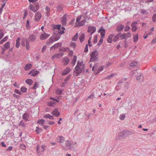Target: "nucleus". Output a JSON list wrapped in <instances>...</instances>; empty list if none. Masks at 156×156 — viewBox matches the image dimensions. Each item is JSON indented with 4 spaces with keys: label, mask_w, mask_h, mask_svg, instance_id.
<instances>
[{
    "label": "nucleus",
    "mask_w": 156,
    "mask_h": 156,
    "mask_svg": "<svg viewBox=\"0 0 156 156\" xmlns=\"http://www.w3.org/2000/svg\"><path fill=\"white\" fill-rule=\"evenodd\" d=\"M20 38L18 37L16 40V46L17 48H18L20 46Z\"/></svg>",
    "instance_id": "35"
},
{
    "label": "nucleus",
    "mask_w": 156,
    "mask_h": 156,
    "mask_svg": "<svg viewBox=\"0 0 156 156\" xmlns=\"http://www.w3.org/2000/svg\"><path fill=\"white\" fill-rule=\"evenodd\" d=\"M55 103H56L53 101H49L48 102L47 105H48L49 107H52L54 106Z\"/></svg>",
    "instance_id": "28"
},
{
    "label": "nucleus",
    "mask_w": 156,
    "mask_h": 156,
    "mask_svg": "<svg viewBox=\"0 0 156 156\" xmlns=\"http://www.w3.org/2000/svg\"><path fill=\"white\" fill-rule=\"evenodd\" d=\"M32 65L30 63H28L25 66L24 69L25 70H29L31 68Z\"/></svg>",
    "instance_id": "23"
},
{
    "label": "nucleus",
    "mask_w": 156,
    "mask_h": 156,
    "mask_svg": "<svg viewBox=\"0 0 156 156\" xmlns=\"http://www.w3.org/2000/svg\"><path fill=\"white\" fill-rule=\"evenodd\" d=\"M15 92L19 94L20 95L21 94V93L18 89H16L15 90Z\"/></svg>",
    "instance_id": "59"
},
{
    "label": "nucleus",
    "mask_w": 156,
    "mask_h": 156,
    "mask_svg": "<svg viewBox=\"0 0 156 156\" xmlns=\"http://www.w3.org/2000/svg\"><path fill=\"white\" fill-rule=\"evenodd\" d=\"M46 122H47V123L51 125H52L55 123V122H52L50 120H47Z\"/></svg>",
    "instance_id": "53"
},
{
    "label": "nucleus",
    "mask_w": 156,
    "mask_h": 156,
    "mask_svg": "<svg viewBox=\"0 0 156 156\" xmlns=\"http://www.w3.org/2000/svg\"><path fill=\"white\" fill-rule=\"evenodd\" d=\"M98 52L97 50H95L90 55L91 58L89 62H92L96 61L97 58Z\"/></svg>",
    "instance_id": "5"
},
{
    "label": "nucleus",
    "mask_w": 156,
    "mask_h": 156,
    "mask_svg": "<svg viewBox=\"0 0 156 156\" xmlns=\"http://www.w3.org/2000/svg\"><path fill=\"white\" fill-rule=\"evenodd\" d=\"M125 37V39H127L129 37H130V36L131 35V34L130 33V32H127L126 33H125L124 34Z\"/></svg>",
    "instance_id": "39"
},
{
    "label": "nucleus",
    "mask_w": 156,
    "mask_h": 156,
    "mask_svg": "<svg viewBox=\"0 0 156 156\" xmlns=\"http://www.w3.org/2000/svg\"><path fill=\"white\" fill-rule=\"evenodd\" d=\"M84 17V20H82L80 22L76 23L75 24V27H80L83 26L85 23V20L86 19V15H85L84 16H83Z\"/></svg>",
    "instance_id": "9"
},
{
    "label": "nucleus",
    "mask_w": 156,
    "mask_h": 156,
    "mask_svg": "<svg viewBox=\"0 0 156 156\" xmlns=\"http://www.w3.org/2000/svg\"><path fill=\"white\" fill-rule=\"evenodd\" d=\"M78 34L77 33L72 38V40L73 41H76L78 39Z\"/></svg>",
    "instance_id": "45"
},
{
    "label": "nucleus",
    "mask_w": 156,
    "mask_h": 156,
    "mask_svg": "<svg viewBox=\"0 0 156 156\" xmlns=\"http://www.w3.org/2000/svg\"><path fill=\"white\" fill-rule=\"evenodd\" d=\"M104 66L103 65L100 66L98 67L97 64L95 65L92 68V71H94L95 75L102 71L104 70Z\"/></svg>",
    "instance_id": "3"
},
{
    "label": "nucleus",
    "mask_w": 156,
    "mask_h": 156,
    "mask_svg": "<svg viewBox=\"0 0 156 156\" xmlns=\"http://www.w3.org/2000/svg\"><path fill=\"white\" fill-rule=\"evenodd\" d=\"M44 117L45 119L48 118L50 119H54L53 116L50 115L48 114L44 115Z\"/></svg>",
    "instance_id": "24"
},
{
    "label": "nucleus",
    "mask_w": 156,
    "mask_h": 156,
    "mask_svg": "<svg viewBox=\"0 0 156 156\" xmlns=\"http://www.w3.org/2000/svg\"><path fill=\"white\" fill-rule=\"evenodd\" d=\"M14 86L16 87L17 88H19L20 87V85L18 84L17 83L15 82L13 84Z\"/></svg>",
    "instance_id": "61"
},
{
    "label": "nucleus",
    "mask_w": 156,
    "mask_h": 156,
    "mask_svg": "<svg viewBox=\"0 0 156 156\" xmlns=\"http://www.w3.org/2000/svg\"><path fill=\"white\" fill-rule=\"evenodd\" d=\"M76 56L75 55L73 57V59L72 60L71 63L73 64V66H74L76 64Z\"/></svg>",
    "instance_id": "40"
},
{
    "label": "nucleus",
    "mask_w": 156,
    "mask_h": 156,
    "mask_svg": "<svg viewBox=\"0 0 156 156\" xmlns=\"http://www.w3.org/2000/svg\"><path fill=\"white\" fill-rule=\"evenodd\" d=\"M85 35L84 34H82L79 37V39L81 42L83 41L84 39Z\"/></svg>",
    "instance_id": "37"
},
{
    "label": "nucleus",
    "mask_w": 156,
    "mask_h": 156,
    "mask_svg": "<svg viewBox=\"0 0 156 156\" xmlns=\"http://www.w3.org/2000/svg\"><path fill=\"white\" fill-rule=\"evenodd\" d=\"M38 87V83L37 82H35L34 84V85L33 87V89H35Z\"/></svg>",
    "instance_id": "62"
},
{
    "label": "nucleus",
    "mask_w": 156,
    "mask_h": 156,
    "mask_svg": "<svg viewBox=\"0 0 156 156\" xmlns=\"http://www.w3.org/2000/svg\"><path fill=\"white\" fill-rule=\"evenodd\" d=\"M53 37L52 36L49 39V40L46 42V44L47 45H49L53 43L55 41L53 39Z\"/></svg>",
    "instance_id": "19"
},
{
    "label": "nucleus",
    "mask_w": 156,
    "mask_h": 156,
    "mask_svg": "<svg viewBox=\"0 0 156 156\" xmlns=\"http://www.w3.org/2000/svg\"><path fill=\"white\" fill-rule=\"evenodd\" d=\"M81 16H78L77 18H76V23H78L79 22V21L81 19Z\"/></svg>",
    "instance_id": "57"
},
{
    "label": "nucleus",
    "mask_w": 156,
    "mask_h": 156,
    "mask_svg": "<svg viewBox=\"0 0 156 156\" xmlns=\"http://www.w3.org/2000/svg\"><path fill=\"white\" fill-rule=\"evenodd\" d=\"M84 65L82 61H78L77 64L75 68L74 71V75L77 76L80 73L84 71Z\"/></svg>",
    "instance_id": "1"
},
{
    "label": "nucleus",
    "mask_w": 156,
    "mask_h": 156,
    "mask_svg": "<svg viewBox=\"0 0 156 156\" xmlns=\"http://www.w3.org/2000/svg\"><path fill=\"white\" fill-rule=\"evenodd\" d=\"M4 50H6L10 47L9 43V42H6L4 46Z\"/></svg>",
    "instance_id": "29"
},
{
    "label": "nucleus",
    "mask_w": 156,
    "mask_h": 156,
    "mask_svg": "<svg viewBox=\"0 0 156 156\" xmlns=\"http://www.w3.org/2000/svg\"><path fill=\"white\" fill-rule=\"evenodd\" d=\"M152 20L154 22H156V13L154 14L152 17Z\"/></svg>",
    "instance_id": "54"
},
{
    "label": "nucleus",
    "mask_w": 156,
    "mask_h": 156,
    "mask_svg": "<svg viewBox=\"0 0 156 156\" xmlns=\"http://www.w3.org/2000/svg\"><path fill=\"white\" fill-rule=\"evenodd\" d=\"M45 12L47 16L49 14L50 9L48 6H46L45 9Z\"/></svg>",
    "instance_id": "43"
},
{
    "label": "nucleus",
    "mask_w": 156,
    "mask_h": 156,
    "mask_svg": "<svg viewBox=\"0 0 156 156\" xmlns=\"http://www.w3.org/2000/svg\"><path fill=\"white\" fill-rule=\"evenodd\" d=\"M35 131L37 134H39L40 133V131L39 130V128L38 127H36Z\"/></svg>",
    "instance_id": "63"
},
{
    "label": "nucleus",
    "mask_w": 156,
    "mask_h": 156,
    "mask_svg": "<svg viewBox=\"0 0 156 156\" xmlns=\"http://www.w3.org/2000/svg\"><path fill=\"white\" fill-rule=\"evenodd\" d=\"M39 71L35 70H31L28 73V74H30L31 75L33 76H36L39 73Z\"/></svg>",
    "instance_id": "16"
},
{
    "label": "nucleus",
    "mask_w": 156,
    "mask_h": 156,
    "mask_svg": "<svg viewBox=\"0 0 156 156\" xmlns=\"http://www.w3.org/2000/svg\"><path fill=\"white\" fill-rule=\"evenodd\" d=\"M119 34H120L119 37L121 40H123L125 39V37L124 34H121L120 33H119Z\"/></svg>",
    "instance_id": "46"
},
{
    "label": "nucleus",
    "mask_w": 156,
    "mask_h": 156,
    "mask_svg": "<svg viewBox=\"0 0 156 156\" xmlns=\"http://www.w3.org/2000/svg\"><path fill=\"white\" fill-rule=\"evenodd\" d=\"M3 35L2 30H0V40L3 37Z\"/></svg>",
    "instance_id": "58"
},
{
    "label": "nucleus",
    "mask_w": 156,
    "mask_h": 156,
    "mask_svg": "<svg viewBox=\"0 0 156 156\" xmlns=\"http://www.w3.org/2000/svg\"><path fill=\"white\" fill-rule=\"evenodd\" d=\"M50 36V35L45 33L42 34L40 36V39L41 40H45L48 38Z\"/></svg>",
    "instance_id": "11"
},
{
    "label": "nucleus",
    "mask_w": 156,
    "mask_h": 156,
    "mask_svg": "<svg viewBox=\"0 0 156 156\" xmlns=\"http://www.w3.org/2000/svg\"><path fill=\"white\" fill-rule=\"evenodd\" d=\"M32 11L34 12H36L39 9V6L38 4H30L28 7Z\"/></svg>",
    "instance_id": "4"
},
{
    "label": "nucleus",
    "mask_w": 156,
    "mask_h": 156,
    "mask_svg": "<svg viewBox=\"0 0 156 156\" xmlns=\"http://www.w3.org/2000/svg\"><path fill=\"white\" fill-rule=\"evenodd\" d=\"M136 73L138 74V72L136 70H134L132 72V73L131 74V75L133 76L135 74V76L136 77L137 80L138 81H140V79H141V73H139V76H138V75L136 74Z\"/></svg>",
    "instance_id": "13"
},
{
    "label": "nucleus",
    "mask_w": 156,
    "mask_h": 156,
    "mask_svg": "<svg viewBox=\"0 0 156 156\" xmlns=\"http://www.w3.org/2000/svg\"><path fill=\"white\" fill-rule=\"evenodd\" d=\"M137 22L135 21L133 22L131 25L132 27V30L133 32H135L136 31L137 28Z\"/></svg>",
    "instance_id": "10"
},
{
    "label": "nucleus",
    "mask_w": 156,
    "mask_h": 156,
    "mask_svg": "<svg viewBox=\"0 0 156 156\" xmlns=\"http://www.w3.org/2000/svg\"><path fill=\"white\" fill-rule=\"evenodd\" d=\"M19 126H24V123L23 122V120L21 121L19 124Z\"/></svg>",
    "instance_id": "55"
},
{
    "label": "nucleus",
    "mask_w": 156,
    "mask_h": 156,
    "mask_svg": "<svg viewBox=\"0 0 156 156\" xmlns=\"http://www.w3.org/2000/svg\"><path fill=\"white\" fill-rule=\"evenodd\" d=\"M119 37L120 34H117L113 38V41L115 42L118 41L119 38Z\"/></svg>",
    "instance_id": "31"
},
{
    "label": "nucleus",
    "mask_w": 156,
    "mask_h": 156,
    "mask_svg": "<svg viewBox=\"0 0 156 156\" xmlns=\"http://www.w3.org/2000/svg\"><path fill=\"white\" fill-rule=\"evenodd\" d=\"M71 144L68 140H67L66 143V145L68 147V148L72 149L73 148L71 146Z\"/></svg>",
    "instance_id": "32"
},
{
    "label": "nucleus",
    "mask_w": 156,
    "mask_h": 156,
    "mask_svg": "<svg viewBox=\"0 0 156 156\" xmlns=\"http://www.w3.org/2000/svg\"><path fill=\"white\" fill-rule=\"evenodd\" d=\"M70 16L66 14L63 16L61 22L63 25H65L66 24V21L67 18H69Z\"/></svg>",
    "instance_id": "7"
},
{
    "label": "nucleus",
    "mask_w": 156,
    "mask_h": 156,
    "mask_svg": "<svg viewBox=\"0 0 156 156\" xmlns=\"http://www.w3.org/2000/svg\"><path fill=\"white\" fill-rule=\"evenodd\" d=\"M125 114H122V115H121L120 116H119V118L120 119L122 120H123L125 118Z\"/></svg>",
    "instance_id": "49"
},
{
    "label": "nucleus",
    "mask_w": 156,
    "mask_h": 156,
    "mask_svg": "<svg viewBox=\"0 0 156 156\" xmlns=\"http://www.w3.org/2000/svg\"><path fill=\"white\" fill-rule=\"evenodd\" d=\"M8 37H5L1 41H0V44H2L7 39Z\"/></svg>",
    "instance_id": "44"
},
{
    "label": "nucleus",
    "mask_w": 156,
    "mask_h": 156,
    "mask_svg": "<svg viewBox=\"0 0 156 156\" xmlns=\"http://www.w3.org/2000/svg\"><path fill=\"white\" fill-rule=\"evenodd\" d=\"M70 45L71 46L73 47V48H74L76 47V45L75 43L73 42H72L70 43Z\"/></svg>",
    "instance_id": "60"
},
{
    "label": "nucleus",
    "mask_w": 156,
    "mask_h": 156,
    "mask_svg": "<svg viewBox=\"0 0 156 156\" xmlns=\"http://www.w3.org/2000/svg\"><path fill=\"white\" fill-rule=\"evenodd\" d=\"M54 26V28H55V29H58V30L60 29V27H61V25H55Z\"/></svg>",
    "instance_id": "50"
},
{
    "label": "nucleus",
    "mask_w": 156,
    "mask_h": 156,
    "mask_svg": "<svg viewBox=\"0 0 156 156\" xmlns=\"http://www.w3.org/2000/svg\"><path fill=\"white\" fill-rule=\"evenodd\" d=\"M26 83L30 85H31L33 83V81L31 79H27L25 81Z\"/></svg>",
    "instance_id": "33"
},
{
    "label": "nucleus",
    "mask_w": 156,
    "mask_h": 156,
    "mask_svg": "<svg viewBox=\"0 0 156 156\" xmlns=\"http://www.w3.org/2000/svg\"><path fill=\"white\" fill-rule=\"evenodd\" d=\"M70 69L69 68H66L62 72V75H64L68 74L70 71Z\"/></svg>",
    "instance_id": "22"
},
{
    "label": "nucleus",
    "mask_w": 156,
    "mask_h": 156,
    "mask_svg": "<svg viewBox=\"0 0 156 156\" xmlns=\"http://www.w3.org/2000/svg\"><path fill=\"white\" fill-rule=\"evenodd\" d=\"M96 30V27L93 26H89L88 27L87 32L90 33L91 34H92Z\"/></svg>",
    "instance_id": "14"
},
{
    "label": "nucleus",
    "mask_w": 156,
    "mask_h": 156,
    "mask_svg": "<svg viewBox=\"0 0 156 156\" xmlns=\"http://www.w3.org/2000/svg\"><path fill=\"white\" fill-rule=\"evenodd\" d=\"M42 15L40 12H37L34 16V20L35 21H38L40 20L41 18Z\"/></svg>",
    "instance_id": "8"
},
{
    "label": "nucleus",
    "mask_w": 156,
    "mask_h": 156,
    "mask_svg": "<svg viewBox=\"0 0 156 156\" xmlns=\"http://www.w3.org/2000/svg\"><path fill=\"white\" fill-rule=\"evenodd\" d=\"M57 140L58 142L61 143H63L64 141L63 137L62 136H59V138L57 139Z\"/></svg>",
    "instance_id": "38"
},
{
    "label": "nucleus",
    "mask_w": 156,
    "mask_h": 156,
    "mask_svg": "<svg viewBox=\"0 0 156 156\" xmlns=\"http://www.w3.org/2000/svg\"><path fill=\"white\" fill-rule=\"evenodd\" d=\"M62 45L61 43H59L55 44L54 45L51 46L50 48L51 51H54L55 48H57Z\"/></svg>",
    "instance_id": "17"
},
{
    "label": "nucleus",
    "mask_w": 156,
    "mask_h": 156,
    "mask_svg": "<svg viewBox=\"0 0 156 156\" xmlns=\"http://www.w3.org/2000/svg\"><path fill=\"white\" fill-rule=\"evenodd\" d=\"M69 59L67 57H64L62 59V62L63 65L64 66L67 65L69 62Z\"/></svg>",
    "instance_id": "12"
},
{
    "label": "nucleus",
    "mask_w": 156,
    "mask_h": 156,
    "mask_svg": "<svg viewBox=\"0 0 156 156\" xmlns=\"http://www.w3.org/2000/svg\"><path fill=\"white\" fill-rule=\"evenodd\" d=\"M91 37L89 38L88 40V45L89 47H91L92 46V44L91 43Z\"/></svg>",
    "instance_id": "51"
},
{
    "label": "nucleus",
    "mask_w": 156,
    "mask_h": 156,
    "mask_svg": "<svg viewBox=\"0 0 156 156\" xmlns=\"http://www.w3.org/2000/svg\"><path fill=\"white\" fill-rule=\"evenodd\" d=\"M29 23H30V22H29V20H27V23L26 24V26L27 29H28V30L30 28Z\"/></svg>",
    "instance_id": "47"
},
{
    "label": "nucleus",
    "mask_w": 156,
    "mask_h": 156,
    "mask_svg": "<svg viewBox=\"0 0 156 156\" xmlns=\"http://www.w3.org/2000/svg\"><path fill=\"white\" fill-rule=\"evenodd\" d=\"M134 133L130 132L127 130H125L120 133L119 138V139H121L124 138L125 136H129Z\"/></svg>",
    "instance_id": "2"
},
{
    "label": "nucleus",
    "mask_w": 156,
    "mask_h": 156,
    "mask_svg": "<svg viewBox=\"0 0 156 156\" xmlns=\"http://www.w3.org/2000/svg\"><path fill=\"white\" fill-rule=\"evenodd\" d=\"M130 27L129 26H126L125 28L124 31H127L130 30Z\"/></svg>",
    "instance_id": "48"
},
{
    "label": "nucleus",
    "mask_w": 156,
    "mask_h": 156,
    "mask_svg": "<svg viewBox=\"0 0 156 156\" xmlns=\"http://www.w3.org/2000/svg\"><path fill=\"white\" fill-rule=\"evenodd\" d=\"M29 115L27 113H24L23 116V118L27 121L28 120V119L29 118Z\"/></svg>",
    "instance_id": "21"
},
{
    "label": "nucleus",
    "mask_w": 156,
    "mask_h": 156,
    "mask_svg": "<svg viewBox=\"0 0 156 156\" xmlns=\"http://www.w3.org/2000/svg\"><path fill=\"white\" fill-rule=\"evenodd\" d=\"M47 48V46L46 45L43 46L42 49V50H41L42 52H44L46 50V49Z\"/></svg>",
    "instance_id": "52"
},
{
    "label": "nucleus",
    "mask_w": 156,
    "mask_h": 156,
    "mask_svg": "<svg viewBox=\"0 0 156 156\" xmlns=\"http://www.w3.org/2000/svg\"><path fill=\"white\" fill-rule=\"evenodd\" d=\"M36 39V37L35 35L33 34H31L29 37V39L30 41L34 42Z\"/></svg>",
    "instance_id": "20"
},
{
    "label": "nucleus",
    "mask_w": 156,
    "mask_h": 156,
    "mask_svg": "<svg viewBox=\"0 0 156 156\" xmlns=\"http://www.w3.org/2000/svg\"><path fill=\"white\" fill-rule=\"evenodd\" d=\"M138 38V34H136L134 35L133 37V41L134 42H136L137 41Z\"/></svg>",
    "instance_id": "30"
},
{
    "label": "nucleus",
    "mask_w": 156,
    "mask_h": 156,
    "mask_svg": "<svg viewBox=\"0 0 156 156\" xmlns=\"http://www.w3.org/2000/svg\"><path fill=\"white\" fill-rule=\"evenodd\" d=\"M63 55V54H57L54 55H53L51 58L52 60H53L55 58H59L60 57V56L61 55V56H62Z\"/></svg>",
    "instance_id": "26"
},
{
    "label": "nucleus",
    "mask_w": 156,
    "mask_h": 156,
    "mask_svg": "<svg viewBox=\"0 0 156 156\" xmlns=\"http://www.w3.org/2000/svg\"><path fill=\"white\" fill-rule=\"evenodd\" d=\"M112 64V63L111 62H110L107 64L105 66V67L106 68H107L110 66Z\"/></svg>",
    "instance_id": "56"
},
{
    "label": "nucleus",
    "mask_w": 156,
    "mask_h": 156,
    "mask_svg": "<svg viewBox=\"0 0 156 156\" xmlns=\"http://www.w3.org/2000/svg\"><path fill=\"white\" fill-rule=\"evenodd\" d=\"M51 113L53 115L56 117H58L60 114V112L57 108H55L54 110Z\"/></svg>",
    "instance_id": "15"
},
{
    "label": "nucleus",
    "mask_w": 156,
    "mask_h": 156,
    "mask_svg": "<svg viewBox=\"0 0 156 156\" xmlns=\"http://www.w3.org/2000/svg\"><path fill=\"white\" fill-rule=\"evenodd\" d=\"M138 63L136 62H133L130 64V66L131 67H134L137 66Z\"/></svg>",
    "instance_id": "42"
},
{
    "label": "nucleus",
    "mask_w": 156,
    "mask_h": 156,
    "mask_svg": "<svg viewBox=\"0 0 156 156\" xmlns=\"http://www.w3.org/2000/svg\"><path fill=\"white\" fill-rule=\"evenodd\" d=\"M45 122V120L43 119H41L38 120L37 122V123L41 124L42 126H43Z\"/></svg>",
    "instance_id": "36"
},
{
    "label": "nucleus",
    "mask_w": 156,
    "mask_h": 156,
    "mask_svg": "<svg viewBox=\"0 0 156 156\" xmlns=\"http://www.w3.org/2000/svg\"><path fill=\"white\" fill-rule=\"evenodd\" d=\"M63 91V89H57L56 90V93L58 95L61 94L62 93V92Z\"/></svg>",
    "instance_id": "34"
},
{
    "label": "nucleus",
    "mask_w": 156,
    "mask_h": 156,
    "mask_svg": "<svg viewBox=\"0 0 156 156\" xmlns=\"http://www.w3.org/2000/svg\"><path fill=\"white\" fill-rule=\"evenodd\" d=\"M21 45L23 46H25L27 50L29 49L30 47L29 45V42L27 39L25 38L22 39Z\"/></svg>",
    "instance_id": "6"
},
{
    "label": "nucleus",
    "mask_w": 156,
    "mask_h": 156,
    "mask_svg": "<svg viewBox=\"0 0 156 156\" xmlns=\"http://www.w3.org/2000/svg\"><path fill=\"white\" fill-rule=\"evenodd\" d=\"M99 31L101 32L100 34L101 37L104 38L105 34V30L103 29H101L99 30Z\"/></svg>",
    "instance_id": "25"
},
{
    "label": "nucleus",
    "mask_w": 156,
    "mask_h": 156,
    "mask_svg": "<svg viewBox=\"0 0 156 156\" xmlns=\"http://www.w3.org/2000/svg\"><path fill=\"white\" fill-rule=\"evenodd\" d=\"M114 35L113 34H111L108 36V37L107 39V41L108 43H112V38H113Z\"/></svg>",
    "instance_id": "27"
},
{
    "label": "nucleus",
    "mask_w": 156,
    "mask_h": 156,
    "mask_svg": "<svg viewBox=\"0 0 156 156\" xmlns=\"http://www.w3.org/2000/svg\"><path fill=\"white\" fill-rule=\"evenodd\" d=\"M12 146H9L6 150L7 151H9L12 150Z\"/></svg>",
    "instance_id": "64"
},
{
    "label": "nucleus",
    "mask_w": 156,
    "mask_h": 156,
    "mask_svg": "<svg viewBox=\"0 0 156 156\" xmlns=\"http://www.w3.org/2000/svg\"><path fill=\"white\" fill-rule=\"evenodd\" d=\"M124 28V26L122 24H119L117 27V32L121 31H122Z\"/></svg>",
    "instance_id": "18"
},
{
    "label": "nucleus",
    "mask_w": 156,
    "mask_h": 156,
    "mask_svg": "<svg viewBox=\"0 0 156 156\" xmlns=\"http://www.w3.org/2000/svg\"><path fill=\"white\" fill-rule=\"evenodd\" d=\"M20 90L23 93H26L27 91V89L25 87L23 86L20 88Z\"/></svg>",
    "instance_id": "41"
}]
</instances>
